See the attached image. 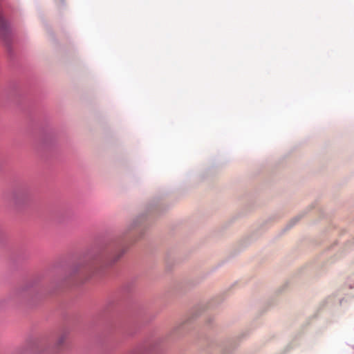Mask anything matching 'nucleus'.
<instances>
[{
    "instance_id": "nucleus-1",
    "label": "nucleus",
    "mask_w": 354,
    "mask_h": 354,
    "mask_svg": "<svg viewBox=\"0 0 354 354\" xmlns=\"http://www.w3.org/2000/svg\"><path fill=\"white\" fill-rule=\"evenodd\" d=\"M9 30L8 28V24L3 17V16L0 14V37H4L8 35Z\"/></svg>"
}]
</instances>
